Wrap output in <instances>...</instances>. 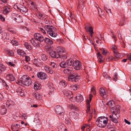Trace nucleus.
Here are the masks:
<instances>
[{
  "label": "nucleus",
  "instance_id": "nucleus-29",
  "mask_svg": "<svg viewBox=\"0 0 131 131\" xmlns=\"http://www.w3.org/2000/svg\"><path fill=\"white\" fill-rule=\"evenodd\" d=\"M18 17L17 16L16 17L17 18H14L13 17V19L17 22H22V17L20 15H18Z\"/></svg>",
  "mask_w": 131,
  "mask_h": 131
},
{
  "label": "nucleus",
  "instance_id": "nucleus-3",
  "mask_svg": "<svg viewBox=\"0 0 131 131\" xmlns=\"http://www.w3.org/2000/svg\"><path fill=\"white\" fill-rule=\"evenodd\" d=\"M108 121V119L107 117L101 116L97 118L96 123L99 127L103 128L107 125Z\"/></svg>",
  "mask_w": 131,
  "mask_h": 131
},
{
  "label": "nucleus",
  "instance_id": "nucleus-27",
  "mask_svg": "<svg viewBox=\"0 0 131 131\" xmlns=\"http://www.w3.org/2000/svg\"><path fill=\"white\" fill-rule=\"evenodd\" d=\"M34 96L38 100H40L41 99V96L40 94L34 93Z\"/></svg>",
  "mask_w": 131,
  "mask_h": 131
},
{
  "label": "nucleus",
  "instance_id": "nucleus-47",
  "mask_svg": "<svg viewBox=\"0 0 131 131\" xmlns=\"http://www.w3.org/2000/svg\"><path fill=\"white\" fill-rule=\"evenodd\" d=\"M99 13L100 16H101V15H103L104 14V12L103 11L101 8H99L98 9Z\"/></svg>",
  "mask_w": 131,
  "mask_h": 131
},
{
  "label": "nucleus",
  "instance_id": "nucleus-57",
  "mask_svg": "<svg viewBox=\"0 0 131 131\" xmlns=\"http://www.w3.org/2000/svg\"><path fill=\"white\" fill-rule=\"evenodd\" d=\"M41 58L42 60L43 61H45L47 59V58L46 55L44 54H43L41 55Z\"/></svg>",
  "mask_w": 131,
  "mask_h": 131
},
{
  "label": "nucleus",
  "instance_id": "nucleus-6",
  "mask_svg": "<svg viewBox=\"0 0 131 131\" xmlns=\"http://www.w3.org/2000/svg\"><path fill=\"white\" fill-rule=\"evenodd\" d=\"M28 78V77L27 75H25L21 77L20 80L23 84L26 86H29L31 84L32 81L31 80H27L28 81V83L26 82V80H27Z\"/></svg>",
  "mask_w": 131,
  "mask_h": 131
},
{
  "label": "nucleus",
  "instance_id": "nucleus-12",
  "mask_svg": "<svg viewBox=\"0 0 131 131\" xmlns=\"http://www.w3.org/2000/svg\"><path fill=\"white\" fill-rule=\"evenodd\" d=\"M106 105L110 107L111 109H117V107H115L116 105L114 102L113 101H109L106 103Z\"/></svg>",
  "mask_w": 131,
  "mask_h": 131
},
{
  "label": "nucleus",
  "instance_id": "nucleus-28",
  "mask_svg": "<svg viewBox=\"0 0 131 131\" xmlns=\"http://www.w3.org/2000/svg\"><path fill=\"white\" fill-rule=\"evenodd\" d=\"M21 9L20 11L23 14H25L28 11V9L22 5L20 6Z\"/></svg>",
  "mask_w": 131,
  "mask_h": 131
},
{
  "label": "nucleus",
  "instance_id": "nucleus-49",
  "mask_svg": "<svg viewBox=\"0 0 131 131\" xmlns=\"http://www.w3.org/2000/svg\"><path fill=\"white\" fill-rule=\"evenodd\" d=\"M91 123H89L88 124H85L84 125L85 128H87V129H89V130H90V128L92 127Z\"/></svg>",
  "mask_w": 131,
  "mask_h": 131
},
{
  "label": "nucleus",
  "instance_id": "nucleus-44",
  "mask_svg": "<svg viewBox=\"0 0 131 131\" xmlns=\"http://www.w3.org/2000/svg\"><path fill=\"white\" fill-rule=\"evenodd\" d=\"M101 49V50L102 53L104 56L106 55L108 52L105 48H103Z\"/></svg>",
  "mask_w": 131,
  "mask_h": 131
},
{
  "label": "nucleus",
  "instance_id": "nucleus-22",
  "mask_svg": "<svg viewBox=\"0 0 131 131\" xmlns=\"http://www.w3.org/2000/svg\"><path fill=\"white\" fill-rule=\"evenodd\" d=\"M64 94L67 96L68 99L70 100L73 97L72 92L70 91H66L64 92Z\"/></svg>",
  "mask_w": 131,
  "mask_h": 131
},
{
  "label": "nucleus",
  "instance_id": "nucleus-14",
  "mask_svg": "<svg viewBox=\"0 0 131 131\" xmlns=\"http://www.w3.org/2000/svg\"><path fill=\"white\" fill-rule=\"evenodd\" d=\"M92 97V94H90L88 100H87L86 101L87 104V109L86 110V113H88V112L90 111V103Z\"/></svg>",
  "mask_w": 131,
  "mask_h": 131
},
{
  "label": "nucleus",
  "instance_id": "nucleus-51",
  "mask_svg": "<svg viewBox=\"0 0 131 131\" xmlns=\"http://www.w3.org/2000/svg\"><path fill=\"white\" fill-rule=\"evenodd\" d=\"M104 9L107 13L109 14H112L111 11L110 9H108L106 7H104Z\"/></svg>",
  "mask_w": 131,
  "mask_h": 131
},
{
  "label": "nucleus",
  "instance_id": "nucleus-43",
  "mask_svg": "<svg viewBox=\"0 0 131 131\" xmlns=\"http://www.w3.org/2000/svg\"><path fill=\"white\" fill-rule=\"evenodd\" d=\"M97 54L99 58V61L100 63H101L103 62L104 59L101 56V55L100 52H98Z\"/></svg>",
  "mask_w": 131,
  "mask_h": 131
},
{
  "label": "nucleus",
  "instance_id": "nucleus-60",
  "mask_svg": "<svg viewBox=\"0 0 131 131\" xmlns=\"http://www.w3.org/2000/svg\"><path fill=\"white\" fill-rule=\"evenodd\" d=\"M116 47L114 46H112L111 49L113 51L114 53L116 52L117 51L116 50Z\"/></svg>",
  "mask_w": 131,
  "mask_h": 131
},
{
  "label": "nucleus",
  "instance_id": "nucleus-1",
  "mask_svg": "<svg viewBox=\"0 0 131 131\" xmlns=\"http://www.w3.org/2000/svg\"><path fill=\"white\" fill-rule=\"evenodd\" d=\"M44 29L47 32V34L49 35L50 36L49 37L52 40H54L53 38L56 37L57 34L54 27L49 25H46L45 26Z\"/></svg>",
  "mask_w": 131,
  "mask_h": 131
},
{
  "label": "nucleus",
  "instance_id": "nucleus-41",
  "mask_svg": "<svg viewBox=\"0 0 131 131\" xmlns=\"http://www.w3.org/2000/svg\"><path fill=\"white\" fill-rule=\"evenodd\" d=\"M114 56L117 58H122V54L120 53H118L117 51H116V52L114 53Z\"/></svg>",
  "mask_w": 131,
  "mask_h": 131
},
{
  "label": "nucleus",
  "instance_id": "nucleus-34",
  "mask_svg": "<svg viewBox=\"0 0 131 131\" xmlns=\"http://www.w3.org/2000/svg\"><path fill=\"white\" fill-rule=\"evenodd\" d=\"M67 83L65 81H61L59 82V85L61 87H66V85Z\"/></svg>",
  "mask_w": 131,
  "mask_h": 131
},
{
  "label": "nucleus",
  "instance_id": "nucleus-53",
  "mask_svg": "<svg viewBox=\"0 0 131 131\" xmlns=\"http://www.w3.org/2000/svg\"><path fill=\"white\" fill-rule=\"evenodd\" d=\"M8 30L11 32V33H13V34H16V30H14L13 29V28H8Z\"/></svg>",
  "mask_w": 131,
  "mask_h": 131
},
{
  "label": "nucleus",
  "instance_id": "nucleus-32",
  "mask_svg": "<svg viewBox=\"0 0 131 131\" xmlns=\"http://www.w3.org/2000/svg\"><path fill=\"white\" fill-rule=\"evenodd\" d=\"M21 5H19L18 4H15L13 6V8L14 9L17 10V11H20L21 9L20 6Z\"/></svg>",
  "mask_w": 131,
  "mask_h": 131
},
{
  "label": "nucleus",
  "instance_id": "nucleus-17",
  "mask_svg": "<svg viewBox=\"0 0 131 131\" xmlns=\"http://www.w3.org/2000/svg\"><path fill=\"white\" fill-rule=\"evenodd\" d=\"M10 11V8L9 7L7 6H4L3 9V13L5 15L9 14Z\"/></svg>",
  "mask_w": 131,
  "mask_h": 131
},
{
  "label": "nucleus",
  "instance_id": "nucleus-10",
  "mask_svg": "<svg viewBox=\"0 0 131 131\" xmlns=\"http://www.w3.org/2000/svg\"><path fill=\"white\" fill-rule=\"evenodd\" d=\"M34 38L39 41L42 42L44 40L43 36L40 33H36L34 34Z\"/></svg>",
  "mask_w": 131,
  "mask_h": 131
},
{
  "label": "nucleus",
  "instance_id": "nucleus-58",
  "mask_svg": "<svg viewBox=\"0 0 131 131\" xmlns=\"http://www.w3.org/2000/svg\"><path fill=\"white\" fill-rule=\"evenodd\" d=\"M2 38L3 39H9L7 37L8 36H7V35L6 33H5L3 34H2Z\"/></svg>",
  "mask_w": 131,
  "mask_h": 131
},
{
  "label": "nucleus",
  "instance_id": "nucleus-64",
  "mask_svg": "<svg viewBox=\"0 0 131 131\" xmlns=\"http://www.w3.org/2000/svg\"><path fill=\"white\" fill-rule=\"evenodd\" d=\"M39 30L40 31H41L42 32V33H43L44 34H46V32L45 31V30L44 29H43V28H39Z\"/></svg>",
  "mask_w": 131,
  "mask_h": 131
},
{
  "label": "nucleus",
  "instance_id": "nucleus-4",
  "mask_svg": "<svg viewBox=\"0 0 131 131\" xmlns=\"http://www.w3.org/2000/svg\"><path fill=\"white\" fill-rule=\"evenodd\" d=\"M61 49L60 48L58 49V51L54 50V48L53 47H50L49 48V54L50 56L53 58H58L60 56V52L58 50Z\"/></svg>",
  "mask_w": 131,
  "mask_h": 131
},
{
  "label": "nucleus",
  "instance_id": "nucleus-25",
  "mask_svg": "<svg viewBox=\"0 0 131 131\" xmlns=\"http://www.w3.org/2000/svg\"><path fill=\"white\" fill-rule=\"evenodd\" d=\"M72 69V67H69L68 68L65 69L63 70V72L65 74H68L71 72Z\"/></svg>",
  "mask_w": 131,
  "mask_h": 131
},
{
  "label": "nucleus",
  "instance_id": "nucleus-9",
  "mask_svg": "<svg viewBox=\"0 0 131 131\" xmlns=\"http://www.w3.org/2000/svg\"><path fill=\"white\" fill-rule=\"evenodd\" d=\"M55 111L57 114L63 115L64 114L62 107L59 105H57L56 106Z\"/></svg>",
  "mask_w": 131,
  "mask_h": 131
},
{
  "label": "nucleus",
  "instance_id": "nucleus-39",
  "mask_svg": "<svg viewBox=\"0 0 131 131\" xmlns=\"http://www.w3.org/2000/svg\"><path fill=\"white\" fill-rule=\"evenodd\" d=\"M58 128L59 131H65L67 130L66 128L64 127L63 125L59 126H58Z\"/></svg>",
  "mask_w": 131,
  "mask_h": 131
},
{
  "label": "nucleus",
  "instance_id": "nucleus-21",
  "mask_svg": "<svg viewBox=\"0 0 131 131\" xmlns=\"http://www.w3.org/2000/svg\"><path fill=\"white\" fill-rule=\"evenodd\" d=\"M7 80H9L10 81H13L15 80V78L13 75L11 74H7L6 76Z\"/></svg>",
  "mask_w": 131,
  "mask_h": 131
},
{
  "label": "nucleus",
  "instance_id": "nucleus-26",
  "mask_svg": "<svg viewBox=\"0 0 131 131\" xmlns=\"http://www.w3.org/2000/svg\"><path fill=\"white\" fill-rule=\"evenodd\" d=\"M70 88L71 90H76L79 88V86L76 85H72L70 86Z\"/></svg>",
  "mask_w": 131,
  "mask_h": 131
},
{
  "label": "nucleus",
  "instance_id": "nucleus-61",
  "mask_svg": "<svg viewBox=\"0 0 131 131\" xmlns=\"http://www.w3.org/2000/svg\"><path fill=\"white\" fill-rule=\"evenodd\" d=\"M8 64L10 66H12L14 68L16 67V66L14 64L11 62H8Z\"/></svg>",
  "mask_w": 131,
  "mask_h": 131
},
{
  "label": "nucleus",
  "instance_id": "nucleus-30",
  "mask_svg": "<svg viewBox=\"0 0 131 131\" xmlns=\"http://www.w3.org/2000/svg\"><path fill=\"white\" fill-rule=\"evenodd\" d=\"M66 62L68 67L69 66L73 67V65L72 66V65L73 64V60L72 59H70L69 60H68Z\"/></svg>",
  "mask_w": 131,
  "mask_h": 131
},
{
  "label": "nucleus",
  "instance_id": "nucleus-36",
  "mask_svg": "<svg viewBox=\"0 0 131 131\" xmlns=\"http://www.w3.org/2000/svg\"><path fill=\"white\" fill-rule=\"evenodd\" d=\"M60 66L62 68H66L67 67H68L67 65L66 62H62L60 64Z\"/></svg>",
  "mask_w": 131,
  "mask_h": 131
},
{
  "label": "nucleus",
  "instance_id": "nucleus-31",
  "mask_svg": "<svg viewBox=\"0 0 131 131\" xmlns=\"http://www.w3.org/2000/svg\"><path fill=\"white\" fill-rule=\"evenodd\" d=\"M44 40L45 42L47 44H52L53 43V41L49 38H45L44 39Z\"/></svg>",
  "mask_w": 131,
  "mask_h": 131
},
{
  "label": "nucleus",
  "instance_id": "nucleus-63",
  "mask_svg": "<svg viewBox=\"0 0 131 131\" xmlns=\"http://www.w3.org/2000/svg\"><path fill=\"white\" fill-rule=\"evenodd\" d=\"M25 60L26 61L28 62L30 60V58L29 56H25Z\"/></svg>",
  "mask_w": 131,
  "mask_h": 131
},
{
  "label": "nucleus",
  "instance_id": "nucleus-5",
  "mask_svg": "<svg viewBox=\"0 0 131 131\" xmlns=\"http://www.w3.org/2000/svg\"><path fill=\"white\" fill-rule=\"evenodd\" d=\"M85 29L86 32H89L90 35L89 40L91 43L92 42V41L91 39L93 37L94 34L93 29L92 26H90L89 25H85Z\"/></svg>",
  "mask_w": 131,
  "mask_h": 131
},
{
  "label": "nucleus",
  "instance_id": "nucleus-45",
  "mask_svg": "<svg viewBox=\"0 0 131 131\" xmlns=\"http://www.w3.org/2000/svg\"><path fill=\"white\" fill-rule=\"evenodd\" d=\"M48 87L50 90V92L51 93L53 92L54 90V89L52 84L51 83L50 85H48Z\"/></svg>",
  "mask_w": 131,
  "mask_h": 131
},
{
  "label": "nucleus",
  "instance_id": "nucleus-19",
  "mask_svg": "<svg viewBox=\"0 0 131 131\" xmlns=\"http://www.w3.org/2000/svg\"><path fill=\"white\" fill-rule=\"evenodd\" d=\"M6 104L8 107L12 108V106L15 105V103L13 101L10 100H8L6 102Z\"/></svg>",
  "mask_w": 131,
  "mask_h": 131
},
{
  "label": "nucleus",
  "instance_id": "nucleus-15",
  "mask_svg": "<svg viewBox=\"0 0 131 131\" xmlns=\"http://www.w3.org/2000/svg\"><path fill=\"white\" fill-rule=\"evenodd\" d=\"M38 41L35 39V38H32L30 40L32 44L35 47H38L40 45V42Z\"/></svg>",
  "mask_w": 131,
  "mask_h": 131
},
{
  "label": "nucleus",
  "instance_id": "nucleus-8",
  "mask_svg": "<svg viewBox=\"0 0 131 131\" xmlns=\"http://www.w3.org/2000/svg\"><path fill=\"white\" fill-rule=\"evenodd\" d=\"M79 77V76L75 73H73L71 74L69 77V80L72 82H77L78 81Z\"/></svg>",
  "mask_w": 131,
  "mask_h": 131
},
{
  "label": "nucleus",
  "instance_id": "nucleus-54",
  "mask_svg": "<svg viewBox=\"0 0 131 131\" xmlns=\"http://www.w3.org/2000/svg\"><path fill=\"white\" fill-rule=\"evenodd\" d=\"M37 16L39 18H43L44 17V15L41 14L40 13L38 12L37 14Z\"/></svg>",
  "mask_w": 131,
  "mask_h": 131
},
{
  "label": "nucleus",
  "instance_id": "nucleus-40",
  "mask_svg": "<svg viewBox=\"0 0 131 131\" xmlns=\"http://www.w3.org/2000/svg\"><path fill=\"white\" fill-rule=\"evenodd\" d=\"M17 53L19 55L21 56H23L26 54L25 52L23 51L20 49H18V50Z\"/></svg>",
  "mask_w": 131,
  "mask_h": 131
},
{
  "label": "nucleus",
  "instance_id": "nucleus-52",
  "mask_svg": "<svg viewBox=\"0 0 131 131\" xmlns=\"http://www.w3.org/2000/svg\"><path fill=\"white\" fill-rule=\"evenodd\" d=\"M125 19L124 18H122L119 24V25L122 26L124 25Z\"/></svg>",
  "mask_w": 131,
  "mask_h": 131
},
{
  "label": "nucleus",
  "instance_id": "nucleus-7",
  "mask_svg": "<svg viewBox=\"0 0 131 131\" xmlns=\"http://www.w3.org/2000/svg\"><path fill=\"white\" fill-rule=\"evenodd\" d=\"M60 52V56L59 57L61 59V60L63 61L67 59V54L64 52V49H61L58 50Z\"/></svg>",
  "mask_w": 131,
  "mask_h": 131
},
{
  "label": "nucleus",
  "instance_id": "nucleus-33",
  "mask_svg": "<svg viewBox=\"0 0 131 131\" xmlns=\"http://www.w3.org/2000/svg\"><path fill=\"white\" fill-rule=\"evenodd\" d=\"M5 51L10 56H12L14 54V53L13 50H10L8 49H6L5 50Z\"/></svg>",
  "mask_w": 131,
  "mask_h": 131
},
{
  "label": "nucleus",
  "instance_id": "nucleus-35",
  "mask_svg": "<svg viewBox=\"0 0 131 131\" xmlns=\"http://www.w3.org/2000/svg\"><path fill=\"white\" fill-rule=\"evenodd\" d=\"M34 88L35 90H39L41 88V85L37 83H35L34 86Z\"/></svg>",
  "mask_w": 131,
  "mask_h": 131
},
{
  "label": "nucleus",
  "instance_id": "nucleus-48",
  "mask_svg": "<svg viewBox=\"0 0 131 131\" xmlns=\"http://www.w3.org/2000/svg\"><path fill=\"white\" fill-rule=\"evenodd\" d=\"M11 43L13 45L17 46L18 45V42L16 41L12 40L11 41Z\"/></svg>",
  "mask_w": 131,
  "mask_h": 131
},
{
  "label": "nucleus",
  "instance_id": "nucleus-2",
  "mask_svg": "<svg viewBox=\"0 0 131 131\" xmlns=\"http://www.w3.org/2000/svg\"><path fill=\"white\" fill-rule=\"evenodd\" d=\"M111 111L112 113V115H110L109 117L111 119L112 122L115 123H118L117 119L120 117L119 113L120 112L119 109H111Z\"/></svg>",
  "mask_w": 131,
  "mask_h": 131
},
{
  "label": "nucleus",
  "instance_id": "nucleus-11",
  "mask_svg": "<svg viewBox=\"0 0 131 131\" xmlns=\"http://www.w3.org/2000/svg\"><path fill=\"white\" fill-rule=\"evenodd\" d=\"M38 77L41 80H45L47 78L46 74L44 72H40L38 73L37 74Z\"/></svg>",
  "mask_w": 131,
  "mask_h": 131
},
{
  "label": "nucleus",
  "instance_id": "nucleus-16",
  "mask_svg": "<svg viewBox=\"0 0 131 131\" xmlns=\"http://www.w3.org/2000/svg\"><path fill=\"white\" fill-rule=\"evenodd\" d=\"M100 93L101 96L103 98L105 99L107 96V94L104 88H101L100 89Z\"/></svg>",
  "mask_w": 131,
  "mask_h": 131
},
{
  "label": "nucleus",
  "instance_id": "nucleus-50",
  "mask_svg": "<svg viewBox=\"0 0 131 131\" xmlns=\"http://www.w3.org/2000/svg\"><path fill=\"white\" fill-rule=\"evenodd\" d=\"M69 108L72 110H75L76 108V106L72 104H70L69 105Z\"/></svg>",
  "mask_w": 131,
  "mask_h": 131
},
{
  "label": "nucleus",
  "instance_id": "nucleus-23",
  "mask_svg": "<svg viewBox=\"0 0 131 131\" xmlns=\"http://www.w3.org/2000/svg\"><path fill=\"white\" fill-rule=\"evenodd\" d=\"M44 69L46 71L49 73L52 74L53 73L54 71L50 68L48 66H45L44 67Z\"/></svg>",
  "mask_w": 131,
  "mask_h": 131
},
{
  "label": "nucleus",
  "instance_id": "nucleus-59",
  "mask_svg": "<svg viewBox=\"0 0 131 131\" xmlns=\"http://www.w3.org/2000/svg\"><path fill=\"white\" fill-rule=\"evenodd\" d=\"M21 117L22 119H25L27 118V116L26 114H24L22 115Z\"/></svg>",
  "mask_w": 131,
  "mask_h": 131
},
{
  "label": "nucleus",
  "instance_id": "nucleus-37",
  "mask_svg": "<svg viewBox=\"0 0 131 131\" xmlns=\"http://www.w3.org/2000/svg\"><path fill=\"white\" fill-rule=\"evenodd\" d=\"M2 84H3V85L6 87L7 86V84L5 81L2 80L0 78V88L1 87Z\"/></svg>",
  "mask_w": 131,
  "mask_h": 131
},
{
  "label": "nucleus",
  "instance_id": "nucleus-18",
  "mask_svg": "<svg viewBox=\"0 0 131 131\" xmlns=\"http://www.w3.org/2000/svg\"><path fill=\"white\" fill-rule=\"evenodd\" d=\"M7 106H3L0 109V113L2 115L5 114L7 111Z\"/></svg>",
  "mask_w": 131,
  "mask_h": 131
},
{
  "label": "nucleus",
  "instance_id": "nucleus-62",
  "mask_svg": "<svg viewBox=\"0 0 131 131\" xmlns=\"http://www.w3.org/2000/svg\"><path fill=\"white\" fill-rule=\"evenodd\" d=\"M118 75L117 74V73H115L113 77V80L114 81H116L117 79V76Z\"/></svg>",
  "mask_w": 131,
  "mask_h": 131
},
{
  "label": "nucleus",
  "instance_id": "nucleus-56",
  "mask_svg": "<svg viewBox=\"0 0 131 131\" xmlns=\"http://www.w3.org/2000/svg\"><path fill=\"white\" fill-rule=\"evenodd\" d=\"M12 130L13 131H18V127H15L14 125H12Z\"/></svg>",
  "mask_w": 131,
  "mask_h": 131
},
{
  "label": "nucleus",
  "instance_id": "nucleus-38",
  "mask_svg": "<svg viewBox=\"0 0 131 131\" xmlns=\"http://www.w3.org/2000/svg\"><path fill=\"white\" fill-rule=\"evenodd\" d=\"M5 66L2 64H0V75L2 74V71H4L6 70Z\"/></svg>",
  "mask_w": 131,
  "mask_h": 131
},
{
  "label": "nucleus",
  "instance_id": "nucleus-20",
  "mask_svg": "<svg viewBox=\"0 0 131 131\" xmlns=\"http://www.w3.org/2000/svg\"><path fill=\"white\" fill-rule=\"evenodd\" d=\"M75 99L78 102H81L83 100V96L80 94H77L75 97Z\"/></svg>",
  "mask_w": 131,
  "mask_h": 131
},
{
  "label": "nucleus",
  "instance_id": "nucleus-42",
  "mask_svg": "<svg viewBox=\"0 0 131 131\" xmlns=\"http://www.w3.org/2000/svg\"><path fill=\"white\" fill-rule=\"evenodd\" d=\"M33 62L34 64L36 66H38L39 63H40V60L38 58L34 59Z\"/></svg>",
  "mask_w": 131,
  "mask_h": 131
},
{
  "label": "nucleus",
  "instance_id": "nucleus-24",
  "mask_svg": "<svg viewBox=\"0 0 131 131\" xmlns=\"http://www.w3.org/2000/svg\"><path fill=\"white\" fill-rule=\"evenodd\" d=\"M17 92L18 93V94L20 95L21 96L24 97L25 96L24 91L20 88L18 89L17 90Z\"/></svg>",
  "mask_w": 131,
  "mask_h": 131
},
{
  "label": "nucleus",
  "instance_id": "nucleus-55",
  "mask_svg": "<svg viewBox=\"0 0 131 131\" xmlns=\"http://www.w3.org/2000/svg\"><path fill=\"white\" fill-rule=\"evenodd\" d=\"M50 64L52 67L53 68L56 67L57 66V64L54 62H50Z\"/></svg>",
  "mask_w": 131,
  "mask_h": 131
},
{
  "label": "nucleus",
  "instance_id": "nucleus-13",
  "mask_svg": "<svg viewBox=\"0 0 131 131\" xmlns=\"http://www.w3.org/2000/svg\"><path fill=\"white\" fill-rule=\"evenodd\" d=\"M73 66L76 70H79L81 67V64L79 61L77 60L74 62L73 64Z\"/></svg>",
  "mask_w": 131,
  "mask_h": 131
},
{
  "label": "nucleus",
  "instance_id": "nucleus-46",
  "mask_svg": "<svg viewBox=\"0 0 131 131\" xmlns=\"http://www.w3.org/2000/svg\"><path fill=\"white\" fill-rule=\"evenodd\" d=\"M24 46L28 50H31V46L27 42H25L24 43Z\"/></svg>",
  "mask_w": 131,
  "mask_h": 131
}]
</instances>
